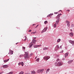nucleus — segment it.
<instances>
[{"instance_id":"2f4dec72","label":"nucleus","mask_w":74,"mask_h":74,"mask_svg":"<svg viewBox=\"0 0 74 74\" xmlns=\"http://www.w3.org/2000/svg\"><path fill=\"white\" fill-rule=\"evenodd\" d=\"M58 61H59V59H58L56 60V62H58Z\"/></svg>"},{"instance_id":"a878e982","label":"nucleus","mask_w":74,"mask_h":74,"mask_svg":"<svg viewBox=\"0 0 74 74\" xmlns=\"http://www.w3.org/2000/svg\"><path fill=\"white\" fill-rule=\"evenodd\" d=\"M13 72H10V73H7V74H13Z\"/></svg>"},{"instance_id":"ea45409f","label":"nucleus","mask_w":74,"mask_h":74,"mask_svg":"<svg viewBox=\"0 0 74 74\" xmlns=\"http://www.w3.org/2000/svg\"><path fill=\"white\" fill-rule=\"evenodd\" d=\"M36 33V31H35V32H33V34H35V33Z\"/></svg>"},{"instance_id":"f8f14e48","label":"nucleus","mask_w":74,"mask_h":74,"mask_svg":"<svg viewBox=\"0 0 74 74\" xmlns=\"http://www.w3.org/2000/svg\"><path fill=\"white\" fill-rule=\"evenodd\" d=\"M33 47L34 46V45L32 43H31L29 44V47Z\"/></svg>"},{"instance_id":"9b49d317","label":"nucleus","mask_w":74,"mask_h":74,"mask_svg":"<svg viewBox=\"0 0 74 74\" xmlns=\"http://www.w3.org/2000/svg\"><path fill=\"white\" fill-rule=\"evenodd\" d=\"M46 31H47V28H45L42 31V33L43 32H45Z\"/></svg>"},{"instance_id":"cd10ccee","label":"nucleus","mask_w":74,"mask_h":74,"mask_svg":"<svg viewBox=\"0 0 74 74\" xmlns=\"http://www.w3.org/2000/svg\"><path fill=\"white\" fill-rule=\"evenodd\" d=\"M56 24H54V27L56 28Z\"/></svg>"},{"instance_id":"c756f323","label":"nucleus","mask_w":74,"mask_h":74,"mask_svg":"<svg viewBox=\"0 0 74 74\" xmlns=\"http://www.w3.org/2000/svg\"><path fill=\"white\" fill-rule=\"evenodd\" d=\"M67 26H70V23H68L67 24Z\"/></svg>"},{"instance_id":"3c124183","label":"nucleus","mask_w":74,"mask_h":74,"mask_svg":"<svg viewBox=\"0 0 74 74\" xmlns=\"http://www.w3.org/2000/svg\"><path fill=\"white\" fill-rule=\"evenodd\" d=\"M25 74H27V73H25Z\"/></svg>"},{"instance_id":"20e7f679","label":"nucleus","mask_w":74,"mask_h":74,"mask_svg":"<svg viewBox=\"0 0 74 74\" xmlns=\"http://www.w3.org/2000/svg\"><path fill=\"white\" fill-rule=\"evenodd\" d=\"M44 69H39L37 71V72L38 73H42L43 71H44Z\"/></svg>"},{"instance_id":"a18cd8bd","label":"nucleus","mask_w":74,"mask_h":74,"mask_svg":"<svg viewBox=\"0 0 74 74\" xmlns=\"http://www.w3.org/2000/svg\"><path fill=\"white\" fill-rule=\"evenodd\" d=\"M68 12L70 11V10H68Z\"/></svg>"},{"instance_id":"49530a36","label":"nucleus","mask_w":74,"mask_h":74,"mask_svg":"<svg viewBox=\"0 0 74 74\" xmlns=\"http://www.w3.org/2000/svg\"><path fill=\"white\" fill-rule=\"evenodd\" d=\"M71 31H72V29H71Z\"/></svg>"},{"instance_id":"9d476101","label":"nucleus","mask_w":74,"mask_h":74,"mask_svg":"<svg viewBox=\"0 0 74 74\" xmlns=\"http://www.w3.org/2000/svg\"><path fill=\"white\" fill-rule=\"evenodd\" d=\"M9 60H10V59H8L7 60H3V62H4V63H6V62H8L9 61Z\"/></svg>"},{"instance_id":"7c9ffc66","label":"nucleus","mask_w":74,"mask_h":74,"mask_svg":"<svg viewBox=\"0 0 74 74\" xmlns=\"http://www.w3.org/2000/svg\"><path fill=\"white\" fill-rule=\"evenodd\" d=\"M40 46H41V45H40L39 46V45H36L35 46V47H40Z\"/></svg>"},{"instance_id":"aec40b11","label":"nucleus","mask_w":74,"mask_h":74,"mask_svg":"<svg viewBox=\"0 0 74 74\" xmlns=\"http://www.w3.org/2000/svg\"><path fill=\"white\" fill-rule=\"evenodd\" d=\"M48 49V48L45 47L44 48L43 50H47V49Z\"/></svg>"},{"instance_id":"a211bd4d","label":"nucleus","mask_w":74,"mask_h":74,"mask_svg":"<svg viewBox=\"0 0 74 74\" xmlns=\"http://www.w3.org/2000/svg\"><path fill=\"white\" fill-rule=\"evenodd\" d=\"M59 49V47H56L55 48V50L57 51Z\"/></svg>"},{"instance_id":"6e6552de","label":"nucleus","mask_w":74,"mask_h":74,"mask_svg":"<svg viewBox=\"0 0 74 74\" xmlns=\"http://www.w3.org/2000/svg\"><path fill=\"white\" fill-rule=\"evenodd\" d=\"M8 67V66L7 65H4L3 66V68H7Z\"/></svg>"},{"instance_id":"79ce46f5","label":"nucleus","mask_w":74,"mask_h":74,"mask_svg":"<svg viewBox=\"0 0 74 74\" xmlns=\"http://www.w3.org/2000/svg\"><path fill=\"white\" fill-rule=\"evenodd\" d=\"M32 25H33V26H34V25H36V24H33Z\"/></svg>"},{"instance_id":"2eb2a0df","label":"nucleus","mask_w":74,"mask_h":74,"mask_svg":"<svg viewBox=\"0 0 74 74\" xmlns=\"http://www.w3.org/2000/svg\"><path fill=\"white\" fill-rule=\"evenodd\" d=\"M33 42L34 43V44H36V40L34 39H33Z\"/></svg>"},{"instance_id":"e433bc0d","label":"nucleus","mask_w":74,"mask_h":74,"mask_svg":"<svg viewBox=\"0 0 74 74\" xmlns=\"http://www.w3.org/2000/svg\"><path fill=\"white\" fill-rule=\"evenodd\" d=\"M22 48H23V49H25V47H23Z\"/></svg>"},{"instance_id":"39448f33","label":"nucleus","mask_w":74,"mask_h":74,"mask_svg":"<svg viewBox=\"0 0 74 74\" xmlns=\"http://www.w3.org/2000/svg\"><path fill=\"white\" fill-rule=\"evenodd\" d=\"M50 58V57L49 56H47L46 57H44L43 58V59L44 60H48Z\"/></svg>"},{"instance_id":"8fccbe9b","label":"nucleus","mask_w":74,"mask_h":74,"mask_svg":"<svg viewBox=\"0 0 74 74\" xmlns=\"http://www.w3.org/2000/svg\"><path fill=\"white\" fill-rule=\"evenodd\" d=\"M62 52H63V51H62Z\"/></svg>"},{"instance_id":"864d4df0","label":"nucleus","mask_w":74,"mask_h":74,"mask_svg":"<svg viewBox=\"0 0 74 74\" xmlns=\"http://www.w3.org/2000/svg\"><path fill=\"white\" fill-rule=\"evenodd\" d=\"M51 17H52V16H51V17H50V18H51Z\"/></svg>"},{"instance_id":"c9c22d12","label":"nucleus","mask_w":74,"mask_h":74,"mask_svg":"<svg viewBox=\"0 0 74 74\" xmlns=\"http://www.w3.org/2000/svg\"><path fill=\"white\" fill-rule=\"evenodd\" d=\"M37 25L36 26V27H35V28H37V27H38V25Z\"/></svg>"},{"instance_id":"7ed1b4c3","label":"nucleus","mask_w":74,"mask_h":74,"mask_svg":"<svg viewBox=\"0 0 74 74\" xmlns=\"http://www.w3.org/2000/svg\"><path fill=\"white\" fill-rule=\"evenodd\" d=\"M55 64L56 66H62L63 63L61 62H59L57 63V62H56L55 63Z\"/></svg>"},{"instance_id":"de8ad7c7","label":"nucleus","mask_w":74,"mask_h":74,"mask_svg":"<svg viewBox=\"0 0 74 74\" xmlns=\"http://www.w3.org/2000/svg\"><path fill=\"white\" fill-rule=\"evenodd\" d=\"M33 32H32L31 33V34H32V33H33Z\"/></svg>"},{"instance_id":"f3484780","label":"nucleus","mask_w":74,"mask_h":74,"mask_svg":"<svg viewBox=\"0 0 74 74\" xmlns=\"http://www.w3.org/2000/svg\"><path fill=\"white\" fill-rule=\"evenodd\" d=\"M13 52H14V51H13L11 50H10V52L11 55H12V54H13Z\"/></svg>"},{"instance_id":"0eeeda50","label":"nucleus","mask_w":74,"mask_h":74,"mask_svg":"<svg viewBox=\"0 0 74 74\" xmlns=\"http://www.w3.org/2000/svg\"><path fill=\"white\" fill-rule=\"evenodd\" d=\"M23 39H22V41H26V40L27 39V37L26 36H25L23 38Z\"/></svg>"},{"instance_id":"393cba45","label":"nucleus","mask_w":74,"mask_h":74,"mask_svg":"<svg viewBox=\"0 0 74 74\" xmlns=\"http://www.w3.org/2000/svg\"><path fill=\"white\" fill-rule=\"evenodd\" d=\"M49 70H50L49 69H48L46 71V73H48V72H49Z\"/></svg>"},{"instance_id":"58836bf2","label":"nucleus","mask_w":74,"mask_h":74,"mask_svg":"<svg viewBox=\"0 0 74 74\" xmlns=\"http://www.w3.org/2000/svg\"><path fill=\"white\" fill-rule=\"evenodd\" d=\"M18 65H20V64H21V63L20 62V63H18Z\"/></svg>"},{"instance_id":"423d86ee","label":"nucleus","mask_w":74,"mask_h":74,"mask_svg":"<svg viewBox=\"0 0 74 74\" xmlns=\"http://www.w3.org/2000/svg\"><path fill=\"white\" fill-rule=\"evenodd\" d=\"M69 42L70 43H71V44H72V45H74V41H73L71 40H70L69 41Z\"/></svg>"},{"instance_id":"37998d69","label":"nucleus","mask_w":74,"mask_h":74,"mask_svg":"<svg viewBox=\"0 0 74 74\" xmlns=\"http://www.w3.org/2000/svg\"><path fill=\"white\" fill-rule=\"evenodd\" d=\"M37 58V56L35 58V59H36Z\"/></svg>"},{"instance_id":"f704fd0d","label":"nucleus","mask_w":74,"mask_h":74,"mask_svg":"<svg viewBox=\"0 0 74 74\" xmlns=\"http://www.w3.org/2000/svg\"><path fill=\"white\" fill-rule=\"evenodd\" d=\"M32 55H33V53H31L30 54V56H32Z\"/></svg>"},{"instance_id":"c03bdc74","label":"nucleus","mask_w":74,"mask_h":74,"mask_svg":"<svg viewBox=\"0 0 74 74\" xmlns=\"http://www.w3.org/2000/svg\"><path fill=\"white\" fill-rule=\"evenodd\" d=\"M2 73H0V74H1Z\"/></svg>"},{"instance_id":"b1692460","label":"nucleus","mask_w":74,"mask_h":74,"mask_svg":"<svg viewBox=\"0 0 74 74\" xmlns=\"http://www.w3.org/2000/svg\"><path fill=\"white\" fill-rule=\"evenodd\" d=\"M60 41V39H58L57 41V42H59Z\"/></svg>"},{"instance_id":"bb28decb","label":"nucleus","mask_w":74,"mask_h":74,"mask_svg":"<svg viewBox=\"0 0 74 74\" xmlns=\"http://www.w3.org/2000/svg\"><path fill=\"white\" fill-rule=\"evenodd\" d=\"M44 23H45V25H46V24H47V23H48V21H45L44 22Z\"/></svg>"},{"instance_id":"6e6d98bb","label":"nucleus","mask_w":74,"mask_h":74,"mask_svg":"<svg viewBox=\"0 0 74 74\" xmlns=\"http://www.w3.org/2000/svg\"><path fill=\"white\" fill-rule=\"evenodd\" d=\"M60 47H62V46H61Z\"/></svg>"},{"instance_id":"ddd939ff","label":"nucleus","mask_w":74,"mask_h":74,"mask_svg":"<svg viewBox=\"0 0 74 74\" xmlns=\"http://www.w3.org/2000/svg\"><path fill=\"white\" fill-rule=\"evenodd\" d=\"M53 15V14L51 13L49 14L47 16V17H49L51 16H52V15Z\"/></svg>"},{"instance_id":"09e8293b","label":"nucleus","mask_w":74,"mask_h":74,"mask_svg":"<svg viewBox=\"0 0 74 74\" xmlns=\"http://www.w3.org/2000/svg\"><path fill=\"white\" fill-rule=\"evenodd\" d=\"M18 42L16 43V44H18Z\"/></svg>"},{"instance_id":"4468645a","label":"nucleus","mask_w":74,"mask_h":74,"mask_svg":"<svg viewBox=\"0 0 74 74\" xmlns=\"http://www.w3.org/2000/svg\"><path fill=\"white\" fill-rule=\"evenodd\" d=\"M73 34H73V33L72 32H71L70 33L69 35L70 36H71V37H73Z\"/></svg>"},{"instance_id":"1a4fd4ad","label":"nucleus","mask_w":74,"mask_h":74,"mask_svg":"<svg viewBox=\"0 0 74 74\" xmlns=\"http://www.w3.org/2000/svg\"><path fill=\"white\" fill-rule=\"evenodd\" d=\"M73 62V60H69V61H68V63H69V64H71V63H72V62Z\"/></svg>"},{"instance_id":"412c9836","label":"nucleus","mask_w":74,"mask_h":74,"mask_svg":"<svg viewBox=\"0 0 74 74\" xmlns=\"http://www.w3.org/2000/svg\"><path fill=\"white\" fill-rule=\"evenodd\" d=\"M24 63L23 62H22L21 63V65H22V66H23Z\"/></svg>"},{"instance_id":"473e14b6","label":"nucleus","mask_w":74,"mask_h":74,"mask_svg":"<svg viewBox=\"0 0 74 74\" xmlns=\"http://www.w3.org/2000/svg\"><path fill=\"white\" fill-rule=\"evenodd\" d=\"M23 56V55H20V58H21V57H22Z\"/></svg>"},{"instance_id":"c85d7f7f","label":"nucleus","mask_w":74,"mask_h":74,"mask_svg":"<svg viewBox=\"0 0 74 74\" xmlns=\"http://www.w3.org/2000/svg\"><path fill=\"white\" fill-rule=\"evenodd\" d=\"M37 62H39V58H38L36 60Z\"/></svg>"},{"instance_id":"603ef678","label":"nucleus","mask_w":74,"mask_h":74,"mask_svg":"<svg viewBox=\"0 0 74 74\" xmlns=\"http://www.w3.org/2000/svg\"><path fill=\"white\" fill-rule=\"evenodd\" d=\"M61 11V10H60V11Z\"/></svg>"},{"instance_id":"4c0bfd02","label":"nucleus","mask_w":74,"mask_h":74,"mask_svg":"<svg viewBox=\"0 0 74 74\" xmlns=\"http://www.w3.org/2000/svg\"><path fill=\"white\" fill-rule=\"evenodd\" d=\"M54 14H58V12H55Z\"/></svg>"},{"instance_id":"a19ab883","label":"nucleus","mask_w":74,"mask_h":74,"mask_svg":"<svg viewBox=\"0 0 74 74\" xmlns=\"http://www.w3.org/2000/svg\"><path fill=\"white\" fill-rule=\"evenodd\" d=\"M36 38H36V37H34V39H33V40H34V39H36Z\"/></svg>"},{"instance_id":"72a5a7b5","label":"nucleus","mask_w":74,"mask_h":74,"mask_svg":"<svg viewBox=\"0 0 74 74\" xmlns=\"http://www.w3.org/2000/svg\"><path fill=\"white\" fill-rule=\"evenodd\" d=\"M29 32H32V30H30L29 31Z\"/></svg>"},{"instance_id":"dca6fc26","label":"nucleus","mask_w":74,"mask_h":74,"mask_svg":"<svg viewBox=\"0 0 74 74\" xmlns=\"http://www.w3.org/2000/svg\"><path fill=\"white\" fill-rule=\"evenodd\" d=\"M69 55V53H67L65 54V58H66Z\"/></svg>"},{"instance_id":"5701e85b","label":"nucleus","mask_w":74,"mask_h":74,"mask_svg":"<svg viewBox=\"0 0 74 74\" xmlns=\"http://www.w3.org/2000/svg\"><path fill=\"white\" fill-rule=\"evenodd\" d=\"M66 23H67V24L69 23H70V22H69L68 21L66 20Z\"/></svg>"},{"instance_id":"f257e3e1","label":"nucleus","mask_w":74,"mask_h":74,"mask_svg":"<svg viewBox=\"0 0 74 74\" xmlns=\"http://www.w3.org/2000/svg\"><path fill=\"white\" fill-rule=\"evenodd\" d=\"M60 15H62V14H59L56 17V19H57V21H56V22L55 24H56V25H58V24L59 23V22L60 20Z\"/></svg>"},{"instance_id":"f03ea898","label":"nucleus","mask_w":74,"mask_h":74,"mask_svg":"<svg viewBox=\"0 0 74 74\" xmlns=\"http://www.w3.org/2000/svg\"><path fill=\"white\" fill-rule=\"evenodd\" d=\"M25 54L24 55V57L25 59L26 60L29 59V53L28 52H25Z\"/></svg>"},{"instance_id":"6ab92c4d","label":"nucleus","mask_w":74,"mask_h":74,"mask_svg":"<svg viewBox=\"0 0 74 74\" xmlns=\"http://www.w3.org/2000/svg\"><path fill=\"white\" fill-rule=\"evenodd\" d=\"M32 74H36V72L35 71H32Z\"/></svg>"},{"instance_id":"4be33fe9","label":"nucleus","mask_w":74,"mask_h":74,"mask_svg":"<svg viewBox=\"0 0 74 74\" xmlns=\"http://www.w3.org/2000/svg\"><path fill=\"white\" fill-rule=\"evenodd\" d=\"M23 73H24V72L22 71L20 73H19V74H23Z\"/></svg>"},{"instance_id":"5fc2aeb1","label":"nucleus","mask_w":74,"mask_h":74,"mask_svg":"<svg viewBox=\"0 0 74 74\" xmlns=\"http://www.w3.org/2000/svg\"><path fill=\"white\" fill-rule=\"evenodd\" d=\"M34 48H36V47H34Z\"/></svg>"}]
</instances>
